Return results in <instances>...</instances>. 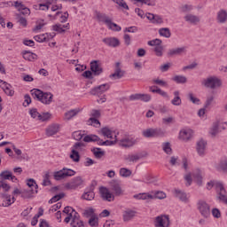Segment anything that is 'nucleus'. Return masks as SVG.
<instances>
[{
	"instance_id": "31",
	"label": "nucleus",
	"mask_w": 227,
	"mask_h": 227,
	"mask_svg": "<svg viewBox=\"0 0 227 227\" xmlns=\"http://www.w3.org/2000/svg\"><path fill=\"white\" fill-rule=\"evenodd\" d=\"M33 194H36L35 189L21 191V198H23L24 200H29L30 198H33Z\"/></svg>"
},
{
	"instance_id": "55",
	"label": "nucleus",
	"mask_w": 227,
	"mask_h": 227,
	"mask_svg": "<svg viewBox=\"0 0 227 227\" xmlns=\"http://www.w3.org/2000/svg\"><path fill=\"white\" fill-rule=\"evenodd\" d=\"M162 43V40L160 39H154L148 41L147 45H150V47H157Z\"/></svg>"
},
{
	"instance_id": "10",
	"label": "nucleus",
	"mask_w": 227,
	"mask_h": 227,
	"mask_svg": "<svg viewBox=\"0 0 227 227\" xmlns=\"http://www.w3.org/2000/svg\"><path fill=\"white\" fill-rule=\"evenodd\" d=\"M110 88L111 85H109V83L101 84L91 89L90 93L93 96H99L102 95V93H106V91L109 90Z\"/></svg>"
},
{
	"instance_id": "52",
	"label": "nucleus",
	"mask_w": 227,
	"mask_h": 227,
	"mask_svg": "<svg viewBox=\"0 0 227 227\" xmlns=\"http://www.w3.org/2000/svg\"><path fill=\"white\" fill-rule=\"evenodd\" d=\"M215 98V97H214L212 95L207 97L206 102L204 104L205 109H207V108L210 107V106H212Z\"/></svg>"
},
{
	"instance_id": "64",
	"label": "nucleus",
	"mask_w": 227,
	"mask_h": 227,
	"mask_svg": "<svg viewBox=\"0 0 227 227\" xmlns=\"http://www.w3.org/2000/svg\"><path fill=\"white\" fill-rule=\"evenodd\" d=\"M73 139H75V141H81V139H82V134L81 133V131H74L73 132Z\"/></svg>"
},
{
	"instance_id": "61",
	"label": "nucleus",
	"mask_w": 227,
	"mask_h": 227,
	"mask_svg": "<svg viewBox=\"0 0 227 227\" xmlns=\"http://www.w3.org/2000/svg\"><path fill=\"white\" fill-rule=\"evenodd\" d=\"M19 10H20V15H29L31 13V11L29 10V8L24 5H21V8Z\"/></svg>"
},
{
	"instance_id": "45",
	"label": "nucleus",
	"mask_w": 227,
	"mask_h": 227,
	"mask_svg": "<svg viewBox=\"0 0 227 227\" xmlns=\"http://www.w3.org/2000/svg\"><path fill=\"white\" fill-rule=\"evenodd\" d=\"M68 26H70L69 23H67L66 25H54L52 28H53V31H57L58 33H65L64 28L68 27Z\"/></svg>"
},
{
	"instance_id": "59",
	"label": "nucleus",
	"mask_w": 227,
	"mask_h": 227,
	"mask_svg": "<svg viewBox=\"0 0 227 227\" xmlns=\"http://www.w3.org/2000/svg\"><path fill=\"white\" fill-rule=\"evenodd\" d=\"M187 98H189L190 102H192V104H200V98L194 97V94H192V92H190Z\"/></svg>"
},
{
	"instance_id": "12",
	"label": "nucleus",
	"mask_w": 227,
	"mask_h": 227,
	"mask_svg": "<svg viewBox=\"0 0 227 227\" xmlns=\"http://www.w3.org/2000/svg\"><path fill=\"white\" fill-rule=\"evenodd\" d=\"M110 189L114 192V196H123V190L120 185V183L116 180H112L109 183Z\"/></svg>"
},
{
	"instance_id": "62",
	"label": "nucleus",
	"mask_w": 227,
	"mask_h": 227,
	"mask_svg": "<svg viewBox=\"0 0 227 227\" xmlns=\"http://www.w3.org/2000/svg\"><path fill=\"white\" fill-rule=\"evenodd\" d=\"M90 118L98 119L101 116L100 110L93 109L90 112Z\"/></svg>"
},
{
	"instance_id": "17",
	"label": "nucleus",
	"mask_w": 227,
	"mask_h": 227,
	"mask_svg": "<svg viewBox=\"0 0 227 227\" xmlns=\"http://www.w3.org/2000/svg\"><path fill=\"white\" fill-rule=\"evenodd\" d=\"M98 63V60H93L90 62V70L93 73V75H100L102 72H104V69Z\"/></svg>"
},
{
	"instance_id": "1",
	"label": "nucleus",
	"mask_w": 227,
	"mask_h": 227,
	"mask_svg": "<svg viewBox=\"0 0 227 227\" xmlns=\"http://www.w3.org/2000/svg\"><path fill=\"white\" fill-rule=\"evenodd\" d=\"M63 213L67 215L64 220L65 223H68L71 221L73 227H84V223L79 219V213L74 207L67 206L64 208Z\"/></svg>"
},
{
	"instance_id": "16",
	"label": "nucleus",
	"mask_w": 227,
	"mask_h": 227,
	"mask_svg": "<svg viewBox=\"0 0 227 227\" xmlns=\"http://www.w3.org/2000/svg\"><path fill=\"white\" fill-rule=\"evenodd\" d=\"M120 62H116L115 64V70L114 74H110V79H121L125 75V71L121 70V67H120Z\"/></svg>"
},
{
	"instance_id": "21",
	"label": "nucleus",
	"mask_w": 227,
	"mask_h": 227,
	"mask_svg": "<svg viewBox=\"0 0 227 227\" xmlns=\"http://www.w3.org/2000/svg\"><path fill=\"white\" fill-rule=\"evenodd\" d=\"M81 113V109L75 108L71 109L64 114V121H70V120H73V118H75L77 114Z\"/></svg>"
},
{
	"instance_id": "48",
	"label": "nucleus",
	"mask_w": 227,
	"mask_h": 227,
	"mask_svg": "<svg viewBox=\"0 0 227 227\" xmlns=\"http://www.w3.org/2000/svg\"><path fill=\"white\" fill-rule=\"evenodd\" d=\"M42 185H43V187H47V185H51V173L50 172H45V174L43 176V180Z\"/></svg>"
},
{
	"instance_id": "20",
	"label": "nucleus",
	"mask_w": 227,
	"mask_h": 227,
	"mask_svg": "<svg viewBox=\"0 0 227 227\" xmlns=\"http://www.w3.org/2000/svg\"><path fill=\"white\" fill-rule=\"evenodd\" d=\"M192 134H194L192 129H182L179 133V137L182 141H191L192 139Z\"/></svg>"
},
{
	"instance_id": "38",
	"label": "nucleus",
	"mask_w": 227,
	"mask_h": 227,
	"mask_svg": "<svg viewBox=\"0 0 227 227\" xmlns=\"http://www.w3.org/2000/svg\"><path fill=\"white\" fill-rule=\"evenodd\" d=\"M162 150L167 155H171L173 153V149L171 148V144L169 142H164L162 144Z\"/></svg>"
},
{
	"instance_id": "2",
	"label": "nucleus",
	"mask_w": 227,
	"mask_h": 227,
	"mask_svg": "<svg viewBox=\"0 0 227 227\" xmlns=\"http://www.w3.org/2000/svg\"><path fill=\"white\" fill-rule=\"evenodd\" d=\"M200 84L207 90H219L223 88V80L215 75H209L204 78Z\"/></svg>"
},
{
	"instance_id": "9",
	"label": "nucleus",
	"mask_w": 227,
	"mask_h": 227,
	"mask_svg": "<svg viewBox=\"0 0 227 227\" xmlns=\"http://www.w3.org/2000/svg\"><path fill=\"white\" fill-rule=\"evenodd\" d=\"M155 227H169V216L166 215H160L154 219Z\"/></svg>"
},
{
	"instance_id": "49",
	"label": "nucleus",
	"mask_w": 227,
	"mask_h": 227,
	"mask_svg": "<svg viewBox=\"0 0 227 227\" xmlns=\"http://www.w3.org/2000/svg\"><path fill=\"white\" fill-rule=\"evenodd\" d=\"M16 20L20 24V26H23V27H26L27 26V20L26 18L22 17L20 14H16Z\"/></svg>"
},
{
	"instance_id": "13",
	"label": "nucleus",
	"mask_w": 227,
	"mask_h": 227,
	"mask_svg": "<svg viewBox=\"0 0 227 227\" xmlns=\"http://www.w3.org/2000/svg\"><path fill=\"white\" fill-rule=\"evenodd\" d=\"M82 185V176H76L71 180V182L66 184L65 187L68 190L74 191L77 189V187Z\"/></svg>"
},
{
	"instance_id": "18",
	"label": "nucleus",
	"mask_w": 227,
	"mask_h": 227,
	"mask_svg": "<svg viewBox=\"0 0 227 227\" xmlns=\"http://www.w3.org/2000/svg\"><path fill=\"white\" fill-rule=\"evenodd\" d=\"M102 42L108 47H120V40L116 37H106L102 40Z\"/></svg>"
},
{
	"instance_id": "41",
	"label": "nucleus",
	"mask_w": 227,
	"mask_h": 227,
	"mask_svg": "<svg viewBox=\"0 0 227 227\" xmlns=\"http://www.w3.org/2000/svg\"><path fill=\"white\" fill-rule=\"evenodd\" d=\"M175 194L181 201H184V203L187 202V194H185V192L181 190H175Z\"/></svg>"
},
{
	"instance_id": "28",
	"label": "nucleus",
	"mask_w": 227,
	"mask_h": 227,
	"mask_svg": "<svg viewBox=\"0 0 227 227\" xmlns=\"http://www.w3.org/2000/svg\"><path fill=\"white\" fill-rule=\"evenodd\" d=\"M193 178L198 185H203V176L200 168H197L193 173Z\"/></svg>"
},
{
	"instance_id": "58",
	"label": "nucleus",
	"mask_w": 227,
	"mask_h": 227,
	"mask_svg": "<svg viewBox=\"0 0 227 227\" xmlns=\"http://www.w3.org/2000/svg\"><path fill=\"white\" fill-rule=\"evenodd\" d=\"M136 3H141V4H147V6H155V2L151 0H133Z\"/></svg>"
},
{
	"instance_id": "53",
	"label": "nucleus",
	"mask_w": 227,
	"mask_h": 227,
	"mask_svg": "<svg viewBox=\"0 0 227 227\" xmlns=\"http://www.w3.org/2000/svg\"><path fill=\"white\" fill-rule=\"evenodd\" d=\"M65 198V193H59L57 194L55 196H53L50 200L49 203L52 204V203H56V201H59V200Z\"/></svg>"
},
{
	"instance_id": "42",
	"label": "nucleus",
	"mask_w": 227,
	"mask_h": 227,
	"mask_svg": "<svg viewBox=\"0 0 227 227\" xmlns=\"http://www.w3.org/2000/svg\"><path fill=\"white\" fill-rule=\"evenodd\" d=\"M27 185H28L29 189L34 188V192H35V194L38 193V184H36V181H35V179L33 178L28 179Z\"/></svg>"
},
{
	"instance_id": "56",
	"label": "nucleus",
	"mask_w": 227,
	"mask_h": 227,
	"mask_svg": "<svg viewBox=\"0 0 227 227\" xmlns=\"http://www.w3.org/2000/svg\"><path fill=\"white\" fill-rule=\"evenodd\" d=\"M113 3H115L118 4V6H121V8H124V10H129V5L127 3H125L124 0H112Z\"/></svg>"
},
{
	"instance_id": "50",
	"label": "nucleus",
	"mask_w": 227,
	"mask_h": 227,
	"mask_svg": "<svg viewBox=\"0 0 227 227\" xmlns=\"http://www.w3.org/2000/svg\"><path fill=\"white\" fill-rule=\"evenodd\" d=\"M11 176H12V172L8 170H5L0 173V178L3 182H4V180H10Z\"/></svg>"
},
{
	"instance_id": "14",
	"label": "nucleus",
	"mask_w": 227,
	"mask_h": 227,
	"mask_svg": "<svg viewBox=\"0 0 227 227\" xmlns=\"http://www.w3.org/2000/svg\"><path fill=\"white\" fill-rule=\"evenodd\" d=\"M196 151L200 157L205 156L207 152V141L203 138H200L196 144Z\"/></svg>"
},
{
	"instance_id": "33",
	"label": "nucleus",
	"mask_w": 227,
	"mask_h": 227,
	"mask_svg": "<svg viewBox=\"0 0 227 227\" xmlns=\"http://www.w3.org/2000/svg\"><path fill=\"white\" fill-rule=\"evenodd\" d=\"M141 159V153L129 154L125 157L127 162H137Z\"/></svg>"
},
{
	"instance_id": "4",
	"label": "nucleus",
	"mask_w": 227,
	"mask_h": 227,
	"mask_svg": "<svg viewBox=\"0 0 227 227\" xmlns=\"http://www.w3.org/2000/svg\"><path fill=\"white\" fill-rule=\"evenodd\" d=\"M84 148H86V145H84V143H75L71 151L70 159H72L74 162H79V160H81V156L79 153H81V152H84Z\"/></svg>"
},
{
	"instance_id": "11",
	"label": "nucleus",
	"mask_w": 227,
	"mask_h": 227,
	"mask_svg": "<svg viewBox=\"0 0 227 227\" xmlns=\"http://www.w3.org/2000/svg\"><path fill=\"white\" fill-rule=\"evenodd\" d=\"M99 194L104 201H114V195H113L106 187H100Z\"/></svg>"
},
{
	"instance_id": "34",
	"label": "nucleus",
	"mask_w": 227,
	"mask_h": 227,
	"mask_svg": "<svg viewBox=\"0 0 227 227\" xmlns=\"http://www.w3.org/2000/svg\"><path fill=\"white\" fill-rule=\"evenodd\" d=\"M175 98L171 100L172 106H182V98H180V92L176 90L174 92Z\"/></svg>"
},
{
	"instance_id": "57",
	"label": "nucleus",
	"mask_w": 227,
	"mask_h": 227,
	"mask_svg": "<svg viewBox=\"0 0 227 227\" xmlns=\"http://www.w3.org/2000/svg\"><path fill=\"white\" fill-rule=\"evenodd\" d=\"M89 224H90V226H91V227H97V226H98V217H97V216H91V217L89 219Z\"/></svg>"
},
{
	"instance_id": "8",
	"label": "nucleus",
	"mask_w": 227,
	"mask_h": 227,
	"mask_svg": "<svg viewBox=\"0 0 227 227\" xmlns=\"http://www.w3.org/2000/svg\"><path fill=\"white\" fill-rule=\"evenodd\" d=\"M165 132L162 130V129H147L144 131H142V136L144 137H160L164 136Z\"/></svg>"
},
{
	"instance_id": "47",
	"label": "nucleus",
	"mask_w": 227,
	"mask_h": 227,
	"mask_svg": "<svg viewBox=\"0 0 227 227\" xmlns=\"http://www.w3.org/2000/svg\"><path fill=\"white\" fill-rule=\"evenodd\" d=\"M119 173L123 178H129V176H130V175H132V171L126 168H121L120 169Z\"/></svg>"
},
{
	"instance_id": "43",
	"label": "nucleus",
	"mask_w": 227,
	"mask_h": 227,
	"mask_svg": "<svg viewBox=\"0 0 227 227\" xmlns=\"http://www.w3.org/2000/svg\"><path fill=\"white\" fill-rule=\"evenodd\" d=\"M101 134L105 137H108V139H113V131L107 127L101 129Z\"/></svg>"
},
{
	"instance_id": "19",
	"label": "nucleus",
	"mask_w": 227,
	"mask_h": 227,
	"mask_svg": "<svg viewBox=\"0 0 227 227\" xmlns=\"http://www.w3.org/2000/svg\"><path fill=\"white\" fill-rule=\"evenodd\" d=\"M119 145L122 148H131V146H134V145H136V139L130 137H124L119 141Z\"/></svg>"
},
{
	"instance_id": "27",
	"label": "nucleus",
	"mask_w": 227,
	"mask_h": 227,
	"mask_svg": "<svg viewBox=\"0 0 227 227\" xmlns=\"http://www.w3.org/2000/svg\"><path fill=\"white\" fill-rule=\"evenodd\" d=\"M59 130V127L57 124H52L46 129V136H48V137L55 136V134H58Z\"/></svg>"
},
{
	"instance_id": "40",
	"label": "nucleus",
	"mask_w": 227,
	"mask_h": 227,
	"mask_svg": "<svg viewBox=\"0 0 227 227\" xmlns=\"http://www.w3.org/2000/svg\"><path fill=\"white\" fill-rule=\"evenodd\" d=\"M2 88L4 93L8 95V97H13V95H15V90H12V85L10 83H6Z\"/></svg>"
},
{
	"instance_id": "35",
	"label": "nucleus",
	"mask_w": 227,
	"mask_h": 227,
	"mask_svg": "<svg viewBox=\"0 0 227 227\" xmlns=\"http://www.w3.org/2000/svg\"><path fill=\"white\" fill-rule=\"evenodd\" d=\"M82 200H86L87 201H92V200H95V192L94 191L84 192V193L82 195Z\"/></svg>"
},
{
	"instance_id": "46",
	"label": "nucleus",
	"mask_w": 227,
	"mask_h": 227,
	"mask_svg": "<svg viewBox=\"0 0 227 227\" xmlns=\"http://www.w3.org/2000/svg\"><path fill=\"white\" fill-rule=\"evenodd\" d=\"M108 29L112 31H121V27L118 26V24L113 22V19L110 20V22L107 25Z\"/></svg>"
},
{
	"instance_id": "6",
	"label": "nucleus",
	"mask_w": 227,
	"mask_h": 227,
	"mask_svg": "<svg viewBox=\"0 0 227 227\" xmlns=\"http://www.w3.org/2000/svg\"><path fill=\"white\" fill-rule=\"evenodd\" d=\"M197 208L202 217L205 219H208V217H210V205L204 200H200L197 202Z\"/></svg>"
},
{
	"instance_id": "54",
	"label": "nucleus",
	"mask_w": 227,
	"mask_h": 227,
	"mask_svg": "<svg viewBox=\"0 0 227 227\" xmlns=\"http://www.w3.org/2000/svg\"><path fill=\"white\" fill-rule=\"evenodd\" d=\"M154 84H158V86H161L162 88H168V82L164 80H160L159 78L153 80Z\"/></svg>"
},
{
	"instance_id": "23",
	"label": "nucleus",
	"mask_w": 227,
	"mask_h": 227,
	"mask_svg": "<svg viewBox=\"0 0 227 227\" xmlns=\"http://www.w3.org/2000/svg\"><path fill=\"white\" fill-rule=\"evenodd\" d=\"M216 21L218 22V24H226V22H227L226 10L222 9L217 12Z\"/></svg>"
},
{
	"instance_id": "60",
	"label": "nucleus",
	"mask_w": 227,
	"mask_h": 227,
	"mask_svg": "<svg viewBox=\"0 0 227 227\" xmlns=\"http://www.w3.org/2000/svg\"><path fill=\"white\" fill-rule=\"evenodd\" d=\"M34 40H35V42L42 43V42H47L48 38H47V35H39L34 36Z\"/></svg>"
},
{
	"instance_id": "24",
	"label": "nucleus",
	"mask_w": 227,
	"mask_h": 227,
	"mask_svg": "<svg viewBox=\"0 0 227 227\" xmlns=\"http://www.w3.org/2000/svg\"><path fill=\"white\" fill-rule=\"evenodd\" d=\"M0 196L2 200H4L2 207H10V205H12V203H15V198L12 197V200L11 195H8L6 193H0Z\"/></svg>"
},
{
	"instance_id": "29",
	"label": "nucleus",
	"mask_w": 227,
	"mask_h": 227,
	"mask_svg": "<svg viewBox=\"0 0 227 227\" xmlns=\"http://www.w3.org/2000/svg\"><path fill=\"white\" fill-rule=\"evenodd\" d=\"M219 121H215L213 123V126L210 129L209 134L211 136V137H215V136H217L221 130H219Z\"/></svg>"
},
{
	"instance_id": "26",
	"label": "nucleus",
	"mask_w": 227,
	"mask_h": 227,
	"mask_svg": "<svg viewBox=\"0 0 227 227\" xmlns=\"http://www.w3.org/2000/svg\"><path fill=\"white\" fill-rule=\"evenodd\" d=\"M96 17L98 20V22H103V24H106V26H108L111 17L107 16L106 13L102 12H97Z\"/></svg>"
},
{
	"instance_id": "32",
	"label": "nucleus",
	"mask_w": 227,
	"mask_h": 227,
	"mask_svg": "<svg viewBox=\"0 0 227 227\" xmlns=\"http://www.w3.org/2000/svg\"><path fill=\"white\" fill-rule=\"evenodd\" d=\"M23 59H26L27 61H35L38 58V56L31 51H23Z\"/></svg>"
},
{
	"instance_id": "5",
	"label": "nucleus",
	"mask_w": 227,
	"mask_h": 227,
	"mask_svg": "<svg viewBox=\"0 0 227 227\" xmlns=\"http://www.w3.org/2000/svg\"><path fill=\"white\" fill-rule=\"evenodd\" d=\"M75 171L72 168H63L62 169L59 171H55L53 173V178L57 182H59V180H65V178H68V176H74Z\"/></svg>"
},
{
	"instance_id": "51",
	"label": "nucleus",
	"mask_w": 227,
	"mask_h": 227,
	"mask_svg": "<svg viewBox=\"0 0 227 227\" xmlns=\"http://www.w3.org/2000/svg\"><path fill=\"white\" fill-rule=\"evenodd\" d=\"M87 123L89 125H92L93 127L98 128L100 127V121H98V119H95V118H90L87 121Z\"/></svg>"
},
{
	"instance_id": "37",
	"label": "nucleus",
	"mask_w": 227,
	"mask_h": 227,
	"mask_svg": "<svg viewBox=\"0 0 227 227\" xmlns=\"http://www.w3.org/2000/svg\"><path fill=\"white\" fill-rule=\"evenodd\" d=\"M160 36H164V38L171 37V31L168 27H162L159 29Z\"/></svg>"
},
{
	"instance_id": "30",
	"label": "nucleus",
	"mask_w": 227,
	"mask_h": 227,
	"mask_svg": "<svg viewBox=\"0 0 227 227\" xmlns=\"http://www.w3.org/2000/svg\"><path fill=\"white\" fill-rule=\"evenodd\" d=\"M135 216H136V211L128 209L123 213V221L127 223L130 221L132 218H134Z\"/></svg>"
},
{
	"instance_id": "39",
	"label": "nucleus",
	"mask_w": 227,
	"mask_h": 227,
	"mask_svg": "<svg viewBox=\"0 0 227 227\" xmlns=\"http://www.w3.org/2000/svg\"><path fill=\"white\" fill-rule=\"evenodd\" d=\"M172 81L177 84H185L187 82V77L184 75H176L172 78Z\"/></svg>"
},
{
	"instance_id": "15",
	"label": "nucleus",
	"mask_w": 227,
	"mask_h": 227,
	"mask_svg": "<svg viewBox=\"0 0 227 227\" xmlns=\"http://www.w3.org/2000/svg\"><path fill=\"white\" fill-rule=\"evenodd\" d=\"M184 20L187 22V24H190L191 26H198L200 22H201V19L199 16H196L192 13H188L184 16Z\"/></svg>"
},
{
	"instance_id": "22",
	"label": "nucleus",
	"mask_w": 227,
	"mask_h": 227,
	"mask_svg": "<svg viewBox=\"0 0 227 227\" xmlns=\"http://www.w3.org/2000/svg\"><path fill=\"white\" fill-rule=\"evenodd\" d=\"M216 171L221 173H227V158H223L215 166Z\"/></svg>"
},
{
	"instance_id": "7",
	"label": "nucleus",
	"mask_w": 227,
	"mask_h": 227,
	"mask_svg": "<svg viewBox=\"0 0 227 227\" xmlns=\"http://www.w3.org/2000/svg\"><path fill=\"white\" fill-rule=\"evenodd\" d=\"M215 190L217 192L216 200L227 205V192L226 189H224V185L221 183H217L215 184Z\"/></svg>"
},
{
	"instance_id": "3",
	"label": "nucleus",
	"mask_w": 227,
	"mask_h": 227,
	"mask_svg": "<svg viewBox=\"0 0 227 227\" xmlns=\"http://www.w3.org/2000/svg\"><path fill=\"white\" fill-rule=\"evenodd\" d=\"M30 93L34 98H38L42 104L49 105L52 102L54 97L51 92H43L38 89H33Z\"/></svg>"
},
{
	"instance_id": "25",
	"label": "nucleus",
	"mask_w": 227,
	"mask_h": 227,
	"mask_svg": "<svg viewBox=\"0 0 227 227\" xmlns=\"http://www.w3.org/2000/svg\"><path fill=\"white\" fill-rule=\"evenodd\" d=\"M186 52H187V48L181 47V48H176V49L169 50L168 54L169 56H181V54H185Z\"/></svg>"
},
{
	"instance_id": "63",
	"label": "nucleus",
	"mask_w": 227,
	"mask_h": 227,
	"mask_svg": "<svg viewBox=\"0 0 227 227\" xmlns=\"http://www.w3.org/2000/svg\"><path fill=\"white\" fill-rule=\"evenodd\" d=\"M51 114L50 113H44L43 114H39V119L41 121H47V120H50Z\"/></svg>"
},
{
	"instance_id": "44",
	"label": "nucleus",
	"mask_w": 227,
	"mask_h": 227,
	"mask_svg": "<svg viewBox=\"0 0 227 227\" xmlns=\"http://www.w3.org/2000/svg\"><path fill=\"white\" fill-rule=\"evenodd\" d=\"M135 200H153V195L146 193H139L133 196Z\"/></svg>"
},
{
	"instance_id": "36",
	"label": "nucleus",
	"mask_w": 227,
	"mask_h": 227,
	"mask_svg": "<svg viewBox=\"0 0 227 227\" xmlns=\"http://www.w3.org/2000/svg\"><path fill=\"white\" fill-rule=\"evenodd\" d=\"M91 152L96 159H102V157L106 155V152L102 151V149L98 147L93 148Z\"/></svg>"
}]
</instances>
